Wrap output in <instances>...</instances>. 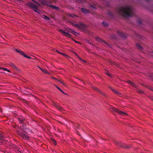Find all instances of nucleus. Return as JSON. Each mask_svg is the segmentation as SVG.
Masks as SVG:
<instances>
[{
  "label": "nucleus",
  "mask_w": 153,
  "mask_h": 153,
  "mask_svg": "<svg viewBox=\"0 0 153 153\" xmlns=\"http://www.w3.org/2000/svg\"><path fill=\"white\" fill-rule=\"evenodd\" d=\"M134 9L131 6H126L120 7L117 10V13L125 17H131L133 16Z\"/></svg>",
  "instance_id": "1"
},
{
  "label": "nucleus",
  "mask_w": 153,
  "mask_h": 153,
  "mask_svg": "<svg viewBox=\"0 0 153 153\" xmlns=\"http://www.w3.org/2000/svg\"><path fill=\"white\" fill-rule=\"evenodd\" d=\"M21 129L23 131V132L18 131V134L24 139L29 140V137L24 132H27L30 131V130L28 128H26L25 126H21Z\"/></svg>",
  "instance_id": "2"
},
{
  "label": "nucleus",
  "mask_w": 153,
  "mask_h": 153,
  "mask_svg": "<svg viewBox=\"0 0 153 153\" xmlns=\"http://www.w3.org/2000/svg\"><path fill=\"white\" fill-rule=\"evenodd\" d=\"M110 108L112 109L113 111H115L116 112L119 113L120 115L123 116H125L127 115V114L126 113L122 111L117 108H115L111 106Z\"/></svg>",
  "instance_id": "3"
},
{
  "label": "nucleus",
  "mask_w": 153,
  "mask_h": 153,
  "mask_svg": "<svg viewBox=\"0 0 153 153\" xmlns=\"http://www.w3.org/2000/svg\"><path fill=\"white\" fill-rule=\"evenodd\" d=\"M75 26L82 30H84L85 28L87 27V25L82 23L79 24H76Z\"/></svg>",
  "instance_id": "4"
},
{
  "label": "nucleus",
  "mask_w": 153,
  "mask_h": 153,
  "mask_svg": "<svg viewBox=\"0 0 153 153\" xmlns=\"http://www.w3.org/2000/svg\"><path fill=\"white\" fill-rule=\"evenodd\" d=\"M27 5L31 9L33 10H38L37 5L34 4V3L29 2Z\"/></svg>",
  "instance_id": "5"
},
{
  "label": "nucleus",
  "mask_w": 153,
  "mask_h": 153,
  "mask_svg": "<svg viewBox=\"0 0 153 153\" xmlns=\"http://www.w3.org/2000/svg\"><path fill=\"white\" fill-rule=\"evenodd\" d=\"M17 119L19 122V123L22 124V126H25V123L26 122V120L25 118L22 116H20L17 118Z\"/></svg>",
  "instance_id": "6"
},
{
  "label": "nucleus",
  "mask_w": 153,
  "mask_h": 153,
  "mask_svg": "<svg viewBox=\"0 0 153 153\" xmlns=\"http://www.w3.org/2000/svg\"><path fill=\"white\" fill-rule=\"evenodd\" d=\"M39 1L43 5H46L48 6L49 5L48 4H51V2L50 0H39Z\"/></svg>",
  "instance_id": "7"
},
{
  "label": "nucleus",
  "mask_w": 153,
  "mask_h": 153,
  "mask_svg": "<svg viewBox=\"0 0 153 153\" xmlns=\"http://www.w3.org/2000/svg\"><path fill=\"white\" fill-rule=\"evenodd\" d=\"M136 47L139 50L142 51L143 50H145V47L144 45H140L139 44H136Z\"/></svg>",
  "instance_id": "8"
},
{
  "label": "nucleus",
  "mask_w": 153,
  "mask_h": 153,
  "mask_svg": "<svg viewBox=\"0 0 153 153\" xmlns=\"http://www.w3.org/2000/svg\"><path fill=\"white\" fill-rule=\"evenodd\" d=\"M4 71H7L8 72H11L7 68L0 67V73H6Z\"/></svg>",
  "instance_id": "9"
},
{
  "label": "nucleus",
  "mask_w": 153,
  "mask_h": 153,
  "mask_svg": "<svg viewBox=\"0 0 153 153\" xmlns=\"http://www.w3.org/2000/svg\"><path fill=\"white\" fill-rule=\"evenodd\" d=\"M66 31H62V33L65 36L70 37L71 36V35L69 33V32L68 31V30H66Z\"/></svg>",
  "instance_id": "10"
},
{
  "label": "nucleus",
  "mask_w": 153,
  "mask_h": 153,
  "mask_svg": "<svg viewBox=\"0 0 153 153\" xmlns=\"http://www.w3.org/2000/svg\"><path fill=\"white\" fill-rule=\"evenodd\" d=\"M119 146L122 147H123V148H127L128 149H129L131 147L130 146H128V145H127L126 144H125L124 143H123L121 142L120 143Z\"/></svg>",
  "instance_id": "11"
},
{
  "label": "nucleus",
  "mask_w": 153,
  "mask_h": 153,
  "mask_svg": "<svg viewBox=\"0 0 153 153\" xmlns=\"http://www.w3.org/2000/svg\"><path fill=\"white\" fill-rule=\"evenodd\" d=\"M96 40L97 41H98V42H100L101 43L103 42V43H105L107 44H108L106 43V42H105L104 40H103V39H101V38H100L99 37H96Z\"/></svg>",
  "instance_id": "12"
},
{
  "label": "nucleus",
  "mask_w": 153,
  "mask_h": 153,
  "mask_svg": "<svg viewBox=\"0 0 153 153\" xmlns=\"http://www.w3.org/2000/svg\"><path fill=\"white\" fill-rule=\"evenodd\" d=\"M21 55L23 56L24 57L27 58L28 59H30L31 58V57L30 56H28L27 55H25L23 52L22 51H21L19 53Z\"/></svg>",
  "instance_id": "13"
},
{
  "label": "nucleus",
  "mask_w": 153,
  "mask_h": 153,
  "mask_svg": "<svg viewBox=\"0 0 153 153\" xmlns=\"http://www.w3.org/2000/svg\"><path fill=\"white\" fill-rule=\"evenodd\" d=\"M56 108L60 111H62L64 110L63 108L60 105H56Z\"/></svg>",
  "instance_id": "14"
},
{
  "label": "nucleus",
  "mask_w": 153,
  "mask_h": 153,
  "mask_svg": "<svg viewBox=\"0 0 153 153\" xmlns=\"http://www.w3.org/2000/svg\"><path fill=\"white\" fill-rule=\"evenodd\" d=\"M48 7L53 9H55L56 10H59V7L52 5H49Z\"/></svg>",
  "instance_id": "15"
},
{
  "label": "nucleus",
  "mask_w": 153,
  "mask_h": 153,
  "mask_svg": "<svg viewBox=\"0 0 153 153\" xmlns=\"http://www.w3.org/2000/svg\"><path fill=\"white\" fill-rule=\"evenodd\" d=\"M117 33L118 34H119L120 36H121V37L125 38L126 37L125 35L124 34V33L121 32H120L119 31H117Z\"/></svg>",
  "instance_id": "16"
},
{
  "label": "nucleus",
  "mask_w": 153,
  "mask_h": 153,
  "mask_svg": "<svg viewBox=\"0 0 153 153\" xmlns=\"http://www.w3.org/2000/svg\"><path fill=\"white\" fill-rule=\"evenodd\" d=\"M82 12L85 13H89V11L86 9L82 8L81 9Z\"/></svg>",
  "instance_id": "17"
},
{
  "label": "nucleus",
  "mask_w": 153,
  "mask_h": 153,
  "mask_svg": "<svg viewBox=\"0 0 153 153\" xmlns=\"http://www.w3.org/2000/svg\"><path fill=\"white\" fill-rule=\"evenodd\" d=\"M68 30L69 32V33H72L74 35H75V34L77 33L75 31H74L72 29H71L70 28L68 29Z\"/></svg>",
  "instance_id": "18"
},
{
  "label": "nucleus",
  "mask_w": 153,
  "mask_h": 153,
  "mask_svg": "<svg viewBox=\"0 0 153 153\" xmlns=\"http://www.w3.org/2000/svg\"><path fill=\"white\" fill-rule=\"evenodd\" d=\"M109 88L110 89L114 92L117 95H119L120 94V93L116 91H115L111 87H110Z\"/></svg>",
  "instance_id": "19"
},
{
  "label": "nucleus",
  "mask_w": 153,
  "mask_h": 153,
  "mask_svg": "<svg viewBox=\"0 0 153 153\" xmlns=\"http://www.w3.org/2000/svg\"><path fill=\"white\" fill-rule=\"evenodd\" d=\"M109 88L110 89L114 92L117 95H119L120 94V93L116 91H115L111 87H110Z\"/></svg>",
  "instance_id": "20"
},
{
  "label": "nucleus",
  "mask_w": 153,
  "mask_h": 153,
  "mask_svg": "<svg viewBox=\"0 0 153 153\" xmlns=\"http://www.w3.org/2000/svg\"><path fill=\"white\" fill-rule=\"evenodd\" d=\"M113 143L115 145L117 146H119L121 142H118L115 140H114L113 141Z\"/></svg>",
  "instance_id": "21"
},
{
  "label": "nucleus",
  "mask_w": 153,
  "mask_h": 153,
  "mask_svg": "<svg viewBox=\"0 0 153 153\" xmlns=\"http://www.w3.org/2000/svg\"><path fill=\"white\" fill-rule=\"evenodd\" d=\"M42 18L46 20H50V19L45 15H43L42 17Z\"/></svg>",
  "instance_id": "22"
},
{
  "label": "nucleus",
  "mask_w": 153,
  "mask_h": 153,
  "mask_svg": "<svg viewBox=\"0 0 153 153\" xmlns=\"http://www.w3.org/2000/svg\"><path fill=\"white\" fill-rule=\"evenodd\" d=\"M128 83L131 86L136 88V85L131 81H129Z\"/></svg>",
  "instance_id": "23"
},
{
  "label": "nucleus",
  "mask_w": 153,
  "mask_h": 153,
  "mask_svg": "<svg viewBox=\"0 0 153 153\" xmlns=\"http://www.w3.org/2000/svg\"><path fill=\"white\" fill-rule=\"evenodd\" d=\"M108 15L109 16L111 17L112 18L113 17V15L112 13H111V12L110 11H108Z\"/></svg>",
  "instance_id": "24"
},
{
  "label": "nucleus",
  "mask_w": 153,
  "mask_h": 153,
  "mask_svg": "<svg viewBox=\"0 0 153 153\" xmlns=\"http://www.w3.org/2000/svg\"><path fill=\"white\" fill-rule=\"evenodd\" d=\"M67 16H70L73 18H74L75 16H76L74 14H71L70 13H68Z\"/></svg>",
  "instance_id": "25"
},
{
  "label": "nucleus",
  "mask_w": 153,
  "mask_h": 153,
  "mask_svg": "<svg viewBox=\"0 0 153 153\" xmlns=\"http://www.w3.org/2000/svg\"><path fill=\"white\" fill-rule=\"evenodd\" d=\"M34 4L37 5V7H38L40 6V4L35 1H34Z\"/></svg>",
  "instance_id": "26"
},
{
  "label": "nucleus",
  "mask_w": 153,
  "mask_h": 153,
  "mask_svg": "<svg viewBox=\"0 0 153 153\" xmlns=\"http://www.w3.org/2000/svg\"><path fill=\"white\" fill-rule=\"evenodd\" d=\"M102 24L105 27L107 26L108 25V23L107 22H102Z\"/></svg>",
  "instance_id": "27"
},
{
  "label": "nucleus",
  "mask_w": 153,
  "mask_h": 153,
  "mask_svg": "<svg viewBox=\"0 0 153 153\" xmlns=\"http://www.w3.org/2000/svg\"><path fill=\"white\" fill-rule=\"evenodd\" d=\"M75 54L77 56V57L80 60L82 61L83 62H86L85 60H82L79 56L76 54L75 53Z\"/></svg>",
  "instance_id": "28"
},
{
  "label": "nucleus",
  "mask_w": 153,
  "mask_h": 153,
  "mask_svg": "<svg viewBox=\"0 0 153 153\" xmlns=\"http://www.w3.org/2000/svg\"><path fill=\"white\" fill-rule=\"evenodd\" d=\"M41 70L44 73H48L47 70L45 69H41Z\"/></svg>",
  "instance_id": "29"
},
{
  "label": "nucleus",
  "mask_w": 153,
  "mask_h": 153,
  "mask_svg": "<svg viewBox=\"0 0 153 153\" xmlns=\"http://www.w3.org/2000/svg\"><path fill=\"white\" fill-rule=\"evenodd\" d=\"M58 81L59 82H60L61 84H62V85H65V86H66V85L64 83V82H62V81L61 80H58Z\"/></svg>",
  "instance_id": "30"
},
{
  "label": "nucleus",
  "mask_w": 153,
  "mask_h": 153,
  "mask_svg": "<svg viewBox=\"0 0 153 153\" xmlns=\"http://www.w3.org/2000/svg\"><path fill=\"white\" fill-rule=\"evenodd\" d=\"M58 52L60 53L61 54H62V55L66 57V56H68H68L67 55H66V54L64 53H60L59 52V51H58Z\"/></svg>",
  "instance_id": "31"
},
{
  "label": "nucleus",
  "mask_w": 153,
  "mask_h": 153,
  "mask_svg": "<svg viewBox=\"0 0 153 153\" xmlns=\"http://www.w3.org/2000/svg\"><path fill=\"white\" fill-rule=\"evenodd\" d=\"M55 87L57 88L60 91H61V90H62L57 85H55Z\"/></svg>",
  "instance_id": "32"
},
{
  "label": "nucleus",
  "mask_w": 153,
  "mask_h": 153,
  "mask_svg": "<svg viewBox=\"0 0 153 153\" xmlns=\"http://www.w3.org/2000/svg\"><path fill=\"white\" fill-rule=\"evenodd\" d=\"M10 66H11L12 67H13L15 68H16V67L14 65V64H13V63H11L10 64Z\"/></svg>",
  "instance_id": "33"
},
{
  "label": "nucleus",
  "mask_w": 153,
  "mask_h": 153,
  "mask_svg": "<svg viewBox=\"0 0 153 153\" xmlns=\"http://www.w3.org/2000/svg\"><path fill=\"white\" fill-rule=\"evenodd\" d=\"M14 50L16 51L18 53H19L20 52V51H21V50H18L17 49H16Z\"/></svg>",
  "instance_id": "34"
},
{
  "label": "nucleus",
  "mask_w": 153,
  "mask_h": 153,
  "mask_svg": "<svg viewBox=\"0 0 153 153\" xmlns=\"http://www.w3.org/2000/svg\"><path fill=\"white\" fill-rule=\"evenodd\" d=\"M52 141L53 144H54V145L56 144V142L55 140L53 139Z\"/></svg>",
  "instance_id": "35"
},
{
  "label": "nucleus",
  "mask_w": 153,
  "mask_h": 153,
  "mask_svg": "<svg viewBox=\"0 0 153 153\" xmlns=\"http://www.w3.org/2000/svg\"><path fill=\"white\" fill-rule=\"evenodd\" d=\"M34 10L35 12H37L38 13H39V11H40V10L38 9V10Z\"/></svg>",
  "instance_id": "36"
},
{
  "label": "nucleus",
  "mask_w": 153,
  "mask_h": 153,
  "mask_svg": "<svg viewBox=\"0 0 153 153\" xmlns=\"http://www.w3.org/2000/svg\"><path fill=\"white\" fill-rule=\"evenodd\" d=\"M149 54L150 55L153 57V51L150 52L149 53Z\"/></svg>",
  "instance_id": "37"
},
{
  "label": "nucleus",
  "mask_w": 153,
  "mask_h": 153,
  "mask_svg": "<svg viewBox=\"0 0 153 153\" xmlns=\"http://www.w3.org/2000/svg\"><path fill=\"white\" fill-rule=\"evenodd\" d=\"M106 74L108 75L109 76L111 77L112 76L111 75L109 74V73H106Z\"/></svg>",
  "instance_id": "38"
},
{
  "label": "nucleus",
  "mask_w": 153,
  "mask_h": 153,
  "mask_svg": "<svg viewBox=\"0 0 153 153\" xmlns=\"http://www.w3.org/2000/svg\"><path fill=\"white\" fill-rule=\"evenodd\" d=\"M94 89L97 91L99 92H100V90L98 88H97L96 87H95Z\"/></svg>",
  "instance_id": "39"
},
{
  "label": "nucleus",
  "mask_w": 153,
  "mask_h": 153,
  "mask_svg": "<svg viewBox=\"0 0 153 153\" xmlns=\"http://www.w3.org/2000/svg\"><path fill=\"white\" fill-rule=\"evenodd\" d=\"M136 36L138 37L139 38H140V39H141V36L140 35H139L138 34H136Z\"/></svg>",
  "instance_id": "40"
},
{
  "label": "nucleus",
  "mask_w": 153,
  "mask_h": 153,
  "mask_svg": "<svg viewBox=\"0 0 153 153\" xmlns=\"http://www.w3.org/2000/svg\"><path fill=\"white\" fill-rule=\"evenodd\" d=\"M24 102L26 104H28V102L25 100H24Z\"/></svg>",
  "instance_id": "41"
},
{
  "label": "nucleus",
  "mask_w": 153,
  "mask_h": 153,
  "mask_svg": "<svg viewBox=\"0 0 153 153\" xmlns=\"http://www.w3.org/2000/svg\"><path fill=\"white\" fill-rule=\"evenodd\" d=\"M138 91L140 93H143V91L141 90H140Z\"/></svg>",
  "instance_id": "42"
},
{
  "label": "nucleus",
  "mask_w": 153,
  "mask_h": 153,
  "mask_svg": "<svg viewBox=\"0 0 153 153\" xmlns=\"http://www.w3.org/2000/svg\"><path fill=\"white\" fill-rule=\"evenodd\" d=\"M137 22H138L139 24H141V21L140 20H138Z\"/></svg>",
  "instance_id": "43"
},
{
  "label": "nucleus",
  "mask_w": 153,
  "mask_h": 153,
  "mask_svg": "<svg viewBox=\"0 0 153 153\" xmlns=\"http://www.w3.org/2000/svg\"><path fill=\"white\" fill-rule=\"evenodd\" d=\"M150 9L151 10L153 11V6Z\"/></svg>",
  "instance_id": "44"
},
{
  "label": "nucleus",
  "mask_w": 153,
  "mask_h": 153,
  "mask_svg": "<svg viewBox=\"0 0 153 153\" xmlns=\"http://www.w3.org/2000/svg\"><path fill=\"white\" fill-rule=\"evenodd\" d=\"M149 76H150V77L151 78L153 77V75H151Z\"/></svg>",
  "instance_id": "45"
},
{
  "label": "nucleus",
  "mask_w": 153,
  "mask_h": 153,
  "mask_svg": "<svg viewBox=\"0 0 153 153\" xmlns=\"http://www.w3.org/2000/svg\"><path fill=\"white\" fill-rule=\"evenodd\" d=\"M61 92H62L63 94H65V92H64L62 90H61Z\"/></svg>",
  "instance_id": "46"
},
{
  "label": "nucleus",
  "mask_w": 153,
  "mask_h": 153,
  "mask_svg": "<svg viewBox=\"0 0 153 153\" xmlns=\"http://www.w3.org/2000/svg\"><path fill=\"white\" fill-rule=\"evenodd\" d=\"M145 0L146 1H150V0Z\"/></svg>",
  "instance_id": "47"
},
{
  "label": "nucleus",
  "mask_w": 153,
  "mask_h": 153,
  "mask_svg": "<svg viewBox=\"0 0 153 153\" xmlns=\"http://www.w3.org/2000/svg\"><path fill=\"white\" fill-rule=\"evenodd\" d=\"M64 94L67 95V94L65 93V94Z\"/></svg>",
  "instance_id": "48"
},
{
  "label": "nucleus",
  "mask_w": 153,
  "mask_h": 153,
  "mask_svg": "<svg viewBox=\"0 0 153 153\" xmlns=\"http://www.w3.org/2000/svg\"><path fill=\"white\" fill-rule=\"evenodd\" d=\"M75 42H76V43H78V42H77V41H75Z\"/></svg>",
  "instance_id": "49"
},
{
  "label": "nucleus",
  "mask_w": 153,
  "mask_h": 153,
  "mask_svg": "<svg viewBox=\"0 0 153 153\" xmlns=\"http://www.w3.org/2000/svg\"><path fill=\"white\" fill-rule=\"evenodd\" d=\"M0 138H1V135L0 134Z\"/></svg>",
  "instance_id": "50"
},
{
  "label": "nucleus",
  "mask_w": 153,
  "mask_h": 153,
  "mask_svg": "<svg viewBox=\"0 0 153 153\" xmlns=\"http://www.w3.org/2000/svg\"><path fill=\"white\" fill-rule=\"evenodd\" d=\"M39 68H40V69H42V68H40V67H39Z\"/></svg>",
  "instance_id": "51"
},
{
  "label": "nucleus",
  "mask_w": 153,
  "mask_h": 153,
  "mask_svg": "<svg viewBox=\"0 0 153 153\" xmlns=\"http://www.w3.org/2000/svg\"><path fill=\"white\" fill-rule=\"evenodd\" d=\"M5 71V72H6V71H7H7Z\"/></svg>",
  "instance_id": "52"
}]
</instances>
